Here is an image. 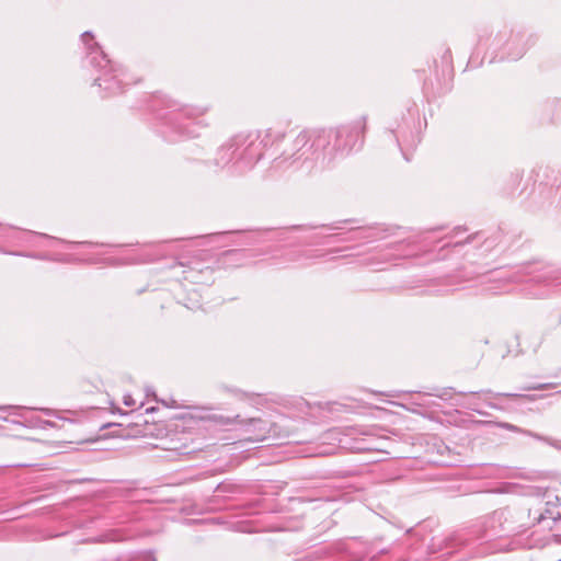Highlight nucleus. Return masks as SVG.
<instances>
[{"label": "nucleus", "mask_w": 561, "mask_h": 561, "mask_svg": "<svg viewBox=\"0 0 561 561\" xmlns=\"http://www.w3.org/2000/svg\"><path fill=\"white\" fill-rule=\"evenodd\" d=\"M239 423L244 427V432L250 434L251 440H264L270 432L268 422L261 419H250L247 421L224 417L222 415H213V426H227L232 423Z\"/></svg>", "instance_id": "obj_1"}, {"label": "nucleus", "mask_w": 561, "mask_h": 561, "mask_svg": "<svg viewBox=\"0 0 561 561\" xmlns=\"http://www.w3.org/2000/svg\"><path fill=\"white\" fill-rule=\"evenodd\" d=\"M124 404L127 407H134L136 402L130 394H126L124 396Z\"/></svg>", "instance_id": "obj_2"}, {"label": "nucleus", "mask_w": 561, "mask_h": 561, "mask_svg": "<svg viewBox=\"0 0 561 561\" xmlns=\"http://www.w3.org/2000/svg\"><path fill=\"white\" fill-rule=\"evenodd\" d=\"M81 35L88 36V35H93V34L89 31H84Z\"/></svg>", "instance_id": "obj_3"}, {"label": "nucleus", "mask_w": 561, "mask_h": 561, "mask_svg": "<svg viewBox=\"0 0 561 561\" xmlns=\"http://www.w3.org/2000/svg\"><path fill=\"white\" fill-rule=\"evenodd\" d=\"M101 57H102L103 61H105L106 64L108 62V60L106 59V57L104 55H102Z\"/></svg>", "instance_id": "obj_4"}, {"label": "nucleus", "mask_w": 561, "mask_h": 561, "mask_svg": "<svg viewBox=\"0 0 561 561\" xmlns=\"http://www.w3.org/2000/svg\"><path fill=\"white\" fill-rule=\"evenodd\" d=\"M92 39H94V36H91L89 42H92ZM87 45H90V43H87Z\"/></svg>", "instance_id": "obj_5"}, {"label": "nucleus", "mask_w": 561, "mask_h": 561, "mask_svg": "<svg viewBox=\"0 0 561 561\" xmlns=\"http://www.w3.org/2000/svg\"><path fill=\"white\" fill-rule=\"evenodd\" d=\"M95 59L96 57L91 56V62H94Z\"/></svg>", "instance_id": "obj_6"}, {"label": "nucleus", "mask_w": 561, "mask_h": 561, "mask_svg": "<svg viewBox=\"0 0 561 561\" xmlns=\"http://www.w3.org/2000/svg\"><path fill=\"white\" fill-rule=\"evenodd\" d=\"M99 87H102V83L100 82V79L96 80Z\"/></svg>", "instance_id": "obj_7"}, {"label": "nucleus", "mask_w": 561, "mask_h": 561, "mask_svg": "<svg viewBox=\"0 0 561 561\" xmlns=\"http://www.w3.org/2000/svg\"><path fill=\"white\" fill-rule=\"evenodd\" d=\"M152 561H154V560H152Z\"/></svg>", "instance_id": "obj_8"}, {"label": "nucleus", "mask_w": 561, "mask_h": 561, "mask_svg": "<svg viewBox=\"0 0 561 561\" xmlns=\"http://www.w3.org/2000/svg\"><path fill=\"white\" fill-rule=\"evenodd\" d=\"M559 561H561V560H559Z\"/></svg>", "instance_id": "obj_9"}]
</instances>
